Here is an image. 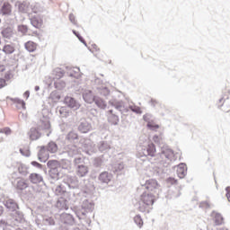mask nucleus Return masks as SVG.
Wrapping results in <instances>:
<instances>
[{"mask_svg": "<svg viewBox=\"0 0 230 230\" xmlns=\"http://www.w3.org/2000/svg\"><path fill=\"white\" fill-rule=\"evenodd\" d=\"M4 206L6 208L8 215L14 220L15 224H24V213L21 211L19 203L15 199H8L4 200Z\"/></svg>", "mask_w": 230, "mask_h": 230, "instance_id": "1", "label": "nucleus"}, {"mask_svg": "<svg viewBox=\"0 0 230 230\" xmlns=\"http://www.w3.org/2000/svg\"><path fill=\"white\" fill-rule=\"evenodd\" d=\"M40 130H44V132H47L46 136L49 137V136L51 135V123L49 122V119L43 117L38 123L37 128H31L30 129V131L28 132V136L31 141H38V139H40V137H42V133H40Z\"/></svg>", "mask_w": 230, "mask_h": 230, "instance_id": "2", "label": "nucleus"}, {"mask_svg": "<svg viewBox=\"0 0 230 230\" xmlns=\"http://www.w3.org/2000/svg\"><path fill=\"white\" fill-rule=\"evenodd\" d=\"M140 199L137 203V208L140 213H150L154 209V204L157 195L151 191L141 190Z\"/></svg>", "mask_w": 230, "mask_h": 230, "instance_id": "3", "label": "nucleus"}, {"mask_svg": "<svg viewBox=\"0 0 230 230\" xmlns=\"http://www.w3.org/2000/svg\"><path fill=\"white\" fill-rule=\"evenodd\" d=\"M47 166L49 168V180L50 184H55V182L60 179V172H62L60 162H58V160H49Z\"/></svg>", "mask_w": 230, "mask_h": 230, "instance_id": "4", "label": "nucleus"}, {"mask_svg": "<svg viewBox=\"0 0 230 230\" xmlns=\"http://www.w3.org/2000/svg\"><path fill=\"white\" fill-rule=\"evenodd\" d=\"M137 191L138 193H141V191H150L155 195H159V183L154 179L147 180L145 184H141L137 187Z\"/></svg>", "mask_w": 230, "mask_h": 230, "instance_id": "5", "label": "nucleus"}, {"mask_svg": "<svg viewBox=\"0 0 230 230\" xmlns=\"http://www.w3.org/2000/svg\"><path fill=\"white\" fill-rule=\"evenodd\" d=\"M65 185L68 190V193L72 194L74 197L80 195V182L76 177L68 176L66 181H65Z\"/></svg>", "mask_w": 230, "mask_h": 230, "instance_id": "6", "label": "nucleus"}, {"mask_svg": "<svg viewBox=\"0 0 230 230\" xmlns=\"http://www.w3.org/2000/svg\"><path fill=\"white\" fill-rule=\"evenodd\" d=\"M93 209H94V203L85 199L81 205V207H79L75 210V215L80 220H82V218H84L87 217L88 213H93Z\"/></svg>", "mask_w": 230, "mask_h": 230, "instance_id": "7", "label": "nucleus"}, {"mask_svg": "<svg viewBox=\"0 0 230 230\" xmlns=\"http://www.w3.org/2000/svg\"><path fill=\"white\" fill-rule=\"evenodd\" d=\"M161 161L160 164L164 168H168L170 164H172V160L173 157H175V155L173 154V150L168 148V149H163L161 154H160Z\"/></svg>", "mask_w": 230, "mask_h": 230, "instance_id": "8", "label": "nucleus"}, {"mask_svg": "<svg viewBox=\"0 0 230 230\" xmlns=\"http://www.w3.org/2000/svg\"><path fill=\"white\" fill-rule=\"evenodd\" d=\"M63 103L66 104V106L72 111H78V109L82 107V104H80V102L71 95L65 96Z\"/></svg>", "mask_w": 230, "mask_h": 230, "instance_id": "9", "label": "nucleus"}, {"mask_svg": "<svg viewBox=\"0 0 230 230\" xmlns=\"http://www.w3.org/2000/svg\"><path fill=\"white\" fill-rule=\"evenodd\" d=\"M78 130L81 134H87V132H91L93 130V125L87 119H81L78 122Z\"/></svg>", "mask_w": 230, "mask_h": 230, "instance_id": "10", "label": "nucleus"}, {"mask_svg": "<svg viewBox=\"0 0 230 230\" xmlns=\"http://www.w3.org/2000/svg\"><path fill=\"white\" fill-rule=\"evenodd\" d=\"M38 159L40 163H46L49 159V152L48 151L46 146H38Z\"/></svg>", "mask_w": 230, "mask_h": 230, "instance_id": "11", "label": "nucleus"}, {"mask_svg": "<svg viewBox=\"0 0 230 230\" xmlns=\"http://www.w3.org/2000/svg\"><path fill=\"white\" fill-rule=\"evenodd\" d=\"M15 6H18L20 13H30L31 12V5L28 1L16 2Z\"/></svg>", "mask_w": 230, "mask_h": 230, "instance_id": "12", "label": "nucleus"}, {"mask_svg": "<svg viewBox=\"0 0 230 230\" xmlns=\"http://www.w3.org/2000/svg\"><path fill=\"white\" fill-rule=\"evenodd\" d=\"M181 191H182V188H181V186L172 187L168 191L167 199H170L172 200H174V199H179V197L182 195Z\"/></svg>", "mask_w": 230, "mask_h": 230, "instance_id": "13", "label": "nucleus"}, {"mask_svg": "<svg viewBox=\"0 0 230 230\" xmlns=\"http://www.w3.org/2000/svg\"><path fill=\"white\" fill-rule=\"evenodd\" d=\"M98 181L100 184H104L105 186H107V184H109L111 181H112V174L107 171H104L99 174Z\"/></svg>", "mask_w": 230, "mask_h": 230, "instance_id": "14", "label": "nucleus"}, {"mask_svg": "<svg viewBox=\"0 0 230 230\" xmlns=\"http://www.w3.org/2000/svg\"><path fill=\"white\" fill-rule=\"evenodd\" d=\"M109 105L114 107L116 111H119V113L123 114V109H125V102L119 101L117 99H111L109 101Z\"/></svg>", "mask_w": 230, "mask_h": 230, "instance_id": "15", "label": "nucleus"}, {"mask_svg": "<svg viewBox=\"0 0 230 230\" xmlns=\"http://www.w3.org/2000/svg\"><path fill=\"white\" fill-rule=\"evenodd\" d=\"M156 151L157 150L155 149V145L154 143H151L147 146L142 148V154L145 157H147V155L154 157Z\"/></svg>", "mask_w": 230, "mask_h": 230, "instance_id": "16", "label": "nucleus"}, {"mask_svg": "<svg viewBox=\"0 0 230 230\" xmlns=\"http://www.w3.org/2000/svg\"><path fill=\"white\" fill-rule=\"evenodd\" d=\"M176 173L179 179H184L188 175V165L184 163H181L177 165Z\"/></svg>", "mask_w": 230, "mask_h": 230, "instance_id": "17", "label": "nucleus"}, {"mask_svg": "<svg viewBox=\"0 0 230 230\" xmlns=\"http://www.w3.org/2000/svg\"><path fill=\"white\" fill-rule=\"evenodd\" d=\"M82 96H83L84 102H85V103H88L89 105H91V104L94 103V100H96L97 95H94V93H93V91L88 90V91H85L84 93H83Z\"/></svg>", "mask_w": 230, "mask_h": 230, "instance_id": "18", "label": "nucleus"}, {"mask_svg": "<svg viewBox=\"0 0 230 230\" xmlns=\"http://www.w3.org/2000/svg\"><path fill=\"white\" fill-rule=\"evenodd\" d=\"M60 222L66 224V226H73L75 224V217L71 214L63 213L59 217Z\"/></svg>", "mask_w": 230, "mask_h": 230, "instance_id": "19", "label": "nucleus"}, {"mask_svg": "<svg viewBox=\"0 0 230 230\" xmlns=\"http://www.w3.org/2000/svg\"><path fill=\"white\" fill-rule=\"evenodd\" d=\"M219 104L218 107L221 108V111L223 112H230V99L229 96H226V98L222 97L219 99Z\"/></svg>", "mask_w": 230, "mask_h": 230, "instance_id": "20", "label": "nucleus"}, {"mask_svg": "<svg viewBox=\"0 0 230 230\" xmlns=\"http://www.w3.org/2000/svg\"><path fill=\"white\" fill-rule=\"evenodd\" d=\"M28 179L31 184H40V182H44V177H42V174L37 172H31Z\"/></svg>", "mask_w": 230, "mask_h": 230, "instance_id": "21", "label": "nucleus"}, {"mask_svg": "<svg viewBox=\"0 0 230 230\" xmlns=\"http://www.w3.org/2000/svg\"><path fill=\"white\" fill-rule=\"evenodd\" d=\"M75 173L77 177H87L89 175V166L84 164L75 167Z\"/></svg>", "mask_w": 230, "mask_h": 230, "instance_id": "22", "label": "nucleus"}, {"mask_svg": "<svg viewBox=\"0 0 230 230\" xmlns=\"http://www.w3.org/2000/svg\"><path fill=\"white\" fill-rule=\"evenodd\" d=\"M30 22L31 26L33 28H36V30H40L42 28V24H44V21L40 16L34 15L30 18Z\"/></svg>", "mask_w": 230, "mask_h": 230, "instance_id": "23", "label": "nucleus"}, {"mask_svg": "<svg viewBox=\"0 0 230 230\" xmlns=\"http://www.w3.org/2000/svg\"><path fill=\"white\" fill-rule=\"evenodd\" d=\"M55 206L57 209H59V211H67V209H69V206H67V200L64 198L58 199Z\"/></svg>", "mask_w": 230, "mask_h": 230, "instance_id": "24", "label": "nucleus"}, {"mask_svg": "<svg viewBox=\"0 0 230 230\" xmlns=\"http://www.w3.org/2000/svg\"><path fill=\"white\" fill-rule=\"evenodd\" d=\"M93 103H95L96 107L101 109V111H105V109H107V101L98 95L95 97Z\"/></svg>", "mask_w": 230, "mask_h": 230, "instance_id": "25", "label": "nucleus"}, {"mask_svg": "<svg viewBox=\"0 0 230 230\" xmlns=\"http://www.w3.org/2000/svg\"><path fill=\"white\" fill-rule=\"evenodd\" d=\"M28 181H26V180L24 179H18L16 180V183L14 185V188L18 190V191H23V190H26V188H28Z\"/></svg>", "mask_w": 230, "mask_h": 230, "instance_id": "26", "label": "nucleus"}, {"mask_svg": "<svg viewBox=\"0 0 230 230\" xmlns=\"http://www.w3.org/2000/svg\"><path fill=\"white\" fill-rule=\"evenodd\" d=\"M84 152L87 155H93V154H96V152H98V146L93 143L85 144Z\"/></svg>", "mask_w": 230, "mask_h": 230, "instance_id": "27", "label": "nucleus"}, {"mask_svg": "<svg viewBox=\"0 0 230 230\" xmlns=\"http://www.w3.org/2000/svg\"><path fill=\"white\" fill-rule=\"evenodd\" d=\"M67 192L69 193V190L67 189L66 183L58 185L55 189V194L58 196L64 195Z\"/></svg>", "mask_w": 230, "mask_h": 230, "instance_id": "28", "label": "nucleus"}, {"mask_svg": "<svg viewBox=\"0 0 230 230\" xmlns=\"http://www.w3.org/2000/svg\"><path fill=\"white\" fill-rule=\"evenodd\" d=\"M1 35L4 39L10 40L11 37H13V29L12 27H4L1 31Z\"/></svg>", "mask_w": 230, "mask_h": 230, "instance_id": "29", "label": "nucleus"}, {"mask_svg": "<svg viewBox=\"0 0 230 230\" xmlns=\"http://www.w3.org/2000/svg\"><path fill=\"white\" fill-rule=\"evenodd\" d=\"M0 13H2V15H10V13H12V4L4 3L0 8Z\"/></svg>", "mask_w": 230, "mask_h": 230, "instance_id": "30", "label": "nucleus"}, {"mask_svg": "<svg viewBox=\"0 0 230 230\" xmlns=\"http://www.w3.org/2000/svg\"><path fill=\"white\" fill-rule=\"evenodd\" d=\"M48 152L50 154H57L58 152V145H57L54 141H50L45 146Z\"/></svg>", "mask_w": 230, "mask_h": 230, "instance_id": "31", "label": "nucleus"}, {"mask_svg": "<svg viewBox=\"0 0 230 230\" xmlns=\"http://www.w3.org/2000/svg\"><path fill=\"white\" fill-rule=\"evenodd\" d=\"M97 148L99 150V152H109V150H111V145H109V142L107 141H101L99 142Z\"/></svg>", "mask_w": 230, "mask_h": 230, "instance_id": "32", "label": "nucleus"}, {"mask_svg": "<svg viewBox=\"0 0 230 230\" xmlns=\"http://www.w3.org/2000/svg\"><path fill=\"white\" fill-rule=\"evenodd\" d=\"M211 215L214 218L216 226H222L224 222V217H222V214L213 211Z\"/></svg>", "mask_w": 230, "mask_h": 230, "instance_id": "33", "label": "nucleus"}, {"mask_svg": "<svg viewBox=\"0 0 230 230\" xmlns=\"http://www.w3.org/2000/svg\"><path fill=\"white\" fill-rule=\"evenodd\" d=\"M31 12L33 13H43V12H46V8L40 5V4L37 3L34 5H31Z\"/></svg>", "mask_w": 230, "mask_h": 230, "instance_id": "34", "label": "nucleus"}, {"mask_svg": "<svg viewBox=\"0 0 230 230\" xmlns=\"http://www.w3.org/2000/svg\"><path fill=\"white\" fill-rule=\"evenodd\" d=\"M42 224H43V226H48L51 227V226H55V224H56L55 217H49V216H45V217H43Z\"/></svg>", "mask_w": 230, "mask_h": 230, "instance_id": "35", "label": "nucleus"}, {"mask_svg": "<svg viewBox=\"0 0 230 230\" xmlns=\"http://www.w3.org/2000/svg\"><path fill=\"white\" fill-rule=\"evenodd\" d=\"M17 170H18V173H20V175H22V177H26V175L30 173L28 172V167L24 164H19L17 165Z\"/></svg>", "mask_w": 230, "mask_h": 230, "instance_id": "36", "label": "nucleus"}, {"mask_svg": "<svg viewBox=\"0 0 230 230\" xmlns=\"http://www.w3.org/2000/svg\"><path fill=\"white\" fill-rule=\"evenodd\" d=\"M74 164L75 168H78V166H84L85 164V158L84 156H75L74 158Z\"/></svg>", "mask_w": 230, "mask_h": 230, "instance_id": "37", "label": "nucleus"}, {"mask_svg": "<svg viewBox=\"0 0 230 230\" xmlns=\"http://www.w3.org/2000/svg\"><path fill=\"white\" fill-rule=\"evenodd\" d=\"M2 51L5 53V55H12V53L15 52V48L12 44H5L3 47Z\"/></svg>", "mask_w": 230, "mask_h": 230, "instance_id": "38", "label": "nucleus"}, {"mask_svg": "<svg viewBox=\"0 0 230 230\" xmlns=\"http://www.w3.org/2000/svg\"><path fill=\"white\" fill-rule=\"evenodd\" d=\"M25 49L29 51V53H33L37 49V43L33 41H27L25 44Z\"/></svg>", "mask_w": 230, "mask_h": 230, "instance_id": "39", "label": "nucleus"}, {"mask_svg": "<svg viewBox=\"0 0 230 230\" xmlns=\"http://www.w3.org/2000/svg\"><path fill=\"white\" fill-rule=\"evenodd\" d=\"M108 121L111 123V125H118L119 123V116L116 114H110L108 115Z\"/></svg>", "mask_w": 230, "mask_h": 230, "instance_id": "40", "label": "nucleus"}, {"mask_svg": "<svg viewBox=\"0 0 230 230\" xmlns=\"http://www.w3.org/2000/svg\"><path fill=\"white\" fill-rule=\"evenodd\" d=\"M66 139L69 141L70 143H73L75 141H78V133L75 131H70L67 135Z\"/></svg>", "mask_w": 230, "mask_h": 230, "instance_id": "41", "label": "nucleus"}, {"mask_svg": "<svg viewBox=\"0 0 230 230\" xmlns=\"http://www.w3.org/2000/svg\"><path fill=\"white\" fill-rule=\"evenodd\" d=\"M12 102H13L14 103H17V108L18 109H23L25 110L26 109V102L23 101V100H21L19 98H12L11 99Z\"/></svg>", "mask_w": 230, "mask_h": 230, "instance_id": "42", "label": "nucleus"}, {"mask_svg": "<svg viewBox=\"0 0 230 230\" xmlns=\"http://www.w3.org/2000/svg\"><path fill=\"white\" fill-rule=\"evenodd\" d=\"M66 154L68 157H75L76 155H78V148L75 146H72L70 148H68Z\"/></svg>", "mask_w": 230, "mask_h": 230, "instance_id": "43", "label": "nucleus"}, {"mask_svg": "<svg viewBox=\"0 0 230 230\" xmlns=\"http://www.w3.org/2000/svg\"><path fill=\"white\" fill-rule=\"evenodd\" d=\"M58 112L61 118H67L69 116V110H67V107L62 106L58 110Z\"/></svg>", "mask_w": 230, "mask_h": 230, "instance_id": "44", "label": "nucleus"}, {"mask_svg": "<svg viewBox=\"0 0 230 230\" xmlns=\"http://www.w3.org/2000/svg\"><path fill=\"white\" fill-rule=\"evenodd\" d=\"M66 69L68 71H72L68 74L69 76H78V73H80V67H71V66H66Z\"/></svg>", "mask_w": 230, "mask_h": 230, "instance_id": "45", "label": "nucleus"}, {"mask_svg": "<svg viewBox=\"0 0 230 230\" xmlns=\"http://www.w3.org/2000/svg\"><path fill=\"white\" fill-rule=\"evenodd\" d=\"M93 164L94 168H103V159L102 158V156L95 157L93 159Z\"/></svg>", "mask_w": 230, "mask_h": 230, "instance_id": "46", "label": "nucleus"}, {"mask_svg": "<svg viewBox=\"0 0 230 230\" xmlns=\"http://www.w3.org/2000/svg\"><path fill=\"white\" fill-rule=\"evenodd\" d=\"M60 164L61 170H71V161L69 160H62Z\"/></svg>", "mask_w": 230, "mask_h": 230, "instance_id": "47", "label": "nucleus"}, {"mask_svg": "<svg viewBox=\"0 0 230 230\" xmlns=\"http://www.w3.org/2000/svg\"><path fill=\"white\" fill-rule=\"evenodd\" d=\"M53 75H55L56 78L58 80H60V78H62L65 75L64 70H62V68H55L53 71Z\"/></svg>", "mask_w": 230, "mask_h": 230, "instance_id": "48", "label": "nucleus"}, {"mask_svg": "<svg viewBox=\"0 0 230 230\" xmlns=\"http://www.w3.org/2000/svg\"><path fill=\"white\" fill-rule=\"evenodd\" d=\"M54 87L58 91H62L66 87V83L62 80H58L54 82Z\"/></svg>", "mask_w": 230, "mask_h": 230, "instance_id": "49", "label": "nucleus"}, {"mask_svg": "<svg viewBox=\"0 0 230 230\" xmlns=\"http://www.w3.org/2000/svg\"><path fill=\"white\" fill-rule=\"evenodd\" d=\"M166 172H168V169H163L161 167H158L155 170V175H156L157 177H163L164 173H166Z\"/></svg>", "mask_w": 230, "mask_h": 230, "instance_id": "50", "label": "nucleus"}, {"mask_svg": "<svg viewBox=\"0 0 230 230\" xmlns=\"http://www.w3.org/2000/svg\"><path fill=\"white\" fill-rule=\"evenodd\" d=\"M99 93L101 96H104L105 98H107V96L111 94V90H109V88L107 87H101L99 88Z\"/></svg>", "mask_w": 230, "mask_h": 230, "instance_id": "51", "label": "nucleus"}, {"mask_svg": "<svg viewBox=\"0 0 230 230\" xmlns=\"http://www.w3.org/2000/svg\"><path fill=\"white\" fill-rule=\"evenodd\" d=\"M134 222L139 227V229H141V227H143V218H141V215H137L134 217Z\"/></svg>", "mask_w": 230, "mask_h": 230, "instance_id": "52", "label": "nucleus"}, {"mask_svg": "<svg viewBox=\"0 0 230 230\" xmlns=\"http://www.w3.org/2000/svg\"><path fill=\"white\" fill-rule=\"evenodd\" d=\"M128 109H130L132 112H135V114H143V111H141V108L139 106L129 105Z\"/></svg>", "mask_w": 230, "mask_h": 230, "instance_id": "53", "label": "nucleus"}, {"mask_svg": "<svg viewBox=\"0 0 230 230\" xmlns=\"http://www.w3.org/2000/svg\"><path fill=\"white\" fill-rule=\"evenodd\" d=\"M50 98L51 100H54L56 102H58V100H60L61 96L60 94L58 93V92L57 91H54L50 93Z\"/></svg>", "mask_w": 230, "mask_h": 230, "instance_id": "54", "label": "nucleus"}, {"mask_svg": "<svg viewBox=\"0 0 230 230\" xmlns=\"http://www.w3.org/2000/svg\"><path fill=\"white\" fill-rule=\"evenodd\" d=\"M18 31H20V33H22L23 35L28 33V26L24 24L18 25Z\"/></svg>", "mask_w": 230, "mask_h": 230, "instance_id": "55", "label": "nucleus"}, {"mask_svg": "<svg viewBox=\"0 0 230 230\" xmlns=\"http://www.w3.org/2000/svg\"><path fill=\"white\" fill-rule=\"evenodd\" d=\"M31 166H34V168H38V170H44L45 166L42 165V164H40L37 161L31 162Z\"/></svg>", "mask_w": 230, "mask_h": 230, "instance_id": "56", "label": "nucleus"}, {"mask_svg": "<svg viewBox=\"0 0 230 230\" xmlns=\"http://www.w3.org/2000/svg\"><path fill=\"white\" fill-rule=\"evenodd\" d=\"M153 116L150 113H146L145 115H143V119L144 121H146V123H152V121H154V119H152Z\"/></svg>", "mask_w": 230, "mask_h": 230, "instance_id": "57", "label": "nucleus"}, {"mask_svg": "<svg viewBox=\"0 0 230 230\" xmlns=\"http://www.w3.org/2000/svg\"><path fill=\"white\" fill-rule=\"evenodd\" d=\"M147 128H149L150 130H157V128H159V125L158 124H154L152 122H149L146 124Z\"/></svg>", "mask_w": 230, "mask_h": 230, "instance_id": "58", "label": "nucleus"}, {"mask_svg": "<svg viewBox=\"0 0 230 230\" xmlns=\"http://www.w3.org/2000/svg\"><path fill=\"white\" fill-rule=\"evenodd\" d=\"M124 168H125V164H123V163L117 164L114 166L115 172H121V170H123Z\"/></svg>", "mask_w": 230, "mask_h": 230, "instance_id": "59", "label": "nucleus"}, {"mask_svg": "<svg viewBox=\"0 0 230 230\" xmlns=\"http://www.w3.org/2000/svg\"><path fill=\"white\" fill-rule=\"evenodd\" d=\"M0 134H5V136H10V134H12V129H10V128H4V129H0Z\"/></svg>", "mask_w": 230, "mask_h": 230, "instance_id": "60", "label": "nucleus"}, {"mask_svg": "<svg viewBox=\"0 0 230 230\" xmlns=\"http://www.w3.org/2000/svg\"><path fill=\"white\" fill-rule=\"evenodd\" d=\"M20 154H22V155H24V157H30V155H31L30 150L24 151V149L22 148H20Z\"/></svg>", "mask_w": 230, "mask_h": 230, "instance_id": "61", "label": "nucleus"}, {"mask_svg": "<svg viewBox=\"0 0 230 230\" xmlns=\"http://www.w3.org/2000/svg\"><path fill=\"white\" fill-rule=\"evenodd\" d=\"M167 184H172V185L177 184V180H175V178L173 177H169L167 179Z\"/></svg>", "mask_w": 230, "mask_h": 230, "instance_id": "62", "label": "nucleus"}, {"mask_svg": "<svg viewBox=\"0 0 230 230\" xmlns=\"http://www.w3.org/2000/svg\"><path fill=\"white\" fill-rule=\"evenodd\" d=\"M226 197L228 202H230V186H227L226 188Z\"/></svg>", "mask_w": 230, "mask_h": 230, "instance_id": "63", "label": "nucleus"}, {"mask_svg": "<svg viewBox=\"0 0 230 230\" xmlns=\"http://www.w3.org/2000/svg\"><path fill=\"white\" fill-rule=\"evenodd\" d=\"M199 208H206L208 209V208H209V203L208 201H202L199 203Z\"/></svg>", "mask_w": 230, "mask_h": 230, "instance_id": "64", "label": "nucleus"}]
</instances>
